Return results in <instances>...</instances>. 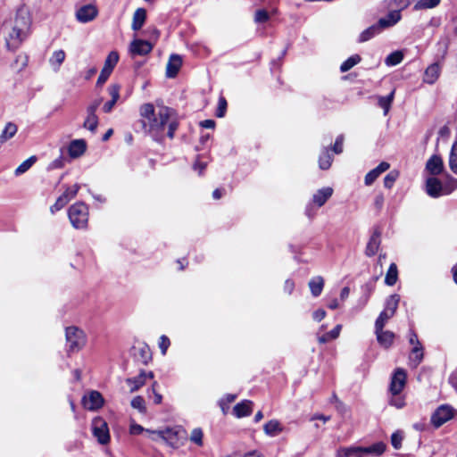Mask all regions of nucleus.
Returning <instances> with one entry per match:
<instances>
[{
	"label": "nucleus",
	"instance_id": "f257e3e1",
	"mask_svg": "<svg viewBox=\"0 0 457 457\" xmlns=\"http://www.w3.org/2000/svg\"><path fill=\"white\" fill-rule=\"evenodd\" d=\"M140 115L147 120L149 133L155 141L162 142L165 135L173 138L179 124L172 109L161 106L155 111L152 104H145L140 107Z\"/></svg>",
	"mask_w": 457,
	"mask_h": 457
},
{
	"label": "nucleus",
	"instance_id": "f03ea898",
	"mask_svg": "<svg viewBox=\"0 0 457 457\" xmlns=\"http://www.w3.org/2000/svg\"><path fill=\"white\" fill-rule=\"evenodd\" d=\"M31 25V15L29 7L21 5L13 17L4 21L2 32L9 49H16L27 37Z\"/></svg>",
	"mask_w": 457,
	"mask_h": 457
},
{
	"label": "nucleus",
	"instance_id": "7ed1b4c3",
	"mask_svg": "<svg viewBox=\"0 0 457 457\" xmlns=\"http://www.w3.org/2000/svg\"><path fill=\"white\" fill-rule=\"evenodd\" d=\"M66 347L68 353L80 351L86 345L87 337L83 330L77 327H68L65 329Z\"/></svg>",
	"mask_w": 457,
	"mask_h": 457
},
{
	"label": "nucleus",
	"instance_id": "20e7f679",
	"mask_svg": "<svg viewBox=\"0 0 457 457\" xmlns=\"http://www.w3.org/2000/svg\"><path fill=\"white\" fill-rule=\"evenodd\" d=\"M68 216L72 226L77 229L86 228L88 221V208L82 203L72 204L68 210Z\"/></svg>",
	"mask_w": 457,
	"mask_h": 457
},
{
	"label": "nucleus",
	"instance_id": "39448f33",
	"mask_svg": "<svg viewBox=\"0 0 457 457\" xmlns=\"http://www.w3.org/2000/svg\"><path fill=\"white\" fill-rule=\"evenodd\" d=\"M151 433L157 434L172 448H179L187 439L186 430L179 427L168 428L159 431H151Z\"/></svg>",
	"mask_w": 457,
	"mask_h": 457
},
{
	"label": "nucleus",
	"instance_id": "423d86ee",
	"mask_svg": "<svg viewBox=\"0 0 457 457\" xmlns=\"http://www.w3.org/2000/svg\"><path fill=\"white\" fill-rule=\"evenodd\" d=\"M457 187V180L451 179L449 185L444 187L442 182L436 177L428 178L426 180V192L431 197H439L443 195H449Z\"/></svg>",
	"mask_w": 457,
	"mask_h": 457
},
{
	"label": "nucleus",
	"instance_id": "0eeeda50",
	"mask_svg": "<svg viewBox=\"0 0 457 457\" xmlns=\"http://www.w3.org/2000/svg\"><path fill=\"white\" fill-rule=\"evenodd\" d=\"M457 416V410L450 404L438 406L431 416L432 425L438 428Z\"/></svg>",
	"mask_w": 457,
	"mask_h": 457
},
{
	"label": "nucleus",
	"instance_id": "6e6552de",
	"mask_svg": "<svg viewBox=\"0 0 457 457\" xmlns=\"http://www.w3.org/2000/svg\"><path fill=\"white\" fill-rule=\"evenodd\" d=\"M407 380L406 371L402 368H397L394 371L389 385L391 395H399L404 388Z\"/></svg>",
	"mask_w": 457,
	"mask_h": 457
},
{
	"label": "nucleus",
	"instance_id": "1a4fd4ad",
	"mask_svg": "<svg viewBox=\"0 0 457 457\" xmlns=\"http://www.w3.org/2000/svg\"><path fill=\"white\" fill-rule=\"evenodd\" d=\"M104 398L98 391L92 390L82 397L83 407L89 411H96L104 405Z\"/></svg>",
	"mask_w": 457,
	"mask_h": 457
},
{
	"label": "nucleus",
	"instance_id": "9d476101",
	"mask_svg": "<svg viewBox=\"0 0 457 457\" xmlns=\"http://www.w3.org/2000/svg\"><path fill=\"white\" fill-rule=\"evenodd\" d=\"M98 14L97 7L93 4H84L76 11V19L81 23H87L96 18Z\"/></svg>",
	"mask_w": 457,
	"mask_h": 457
},
{
	"label": "nucleus",
	"instance_id": "9b49d317",
	"mask_svg": "<svg viewBox=\"0 0 457 457\" xmlns=\"http://www.w3.org/2000/svg\"><path fill=\"white\" fill-rule=\"evenodd\" d=\"M93 434L102 445L110 441L108 426L102 419H95L93 421Z\"/></svg>",
	"mask_w": 457,
	"mask_h": 457
},
{
	"label": "nucleus",
	"instance_id": "f8f14e48",
	"mask_svg": "<svg viewBox=\"0 0 457 457\" xmlns=\"http://www.w3.org/2000/svg\"><path fill=\"white\" fill-rule=\"evenodd\" d=\"M154 46L147 40L135 39L130 43L129 52L132 55H145L149 54Z\"/></svg>",
	"mask_w": 457,
	"mask_h": 457
},
{
	"label": "nucleus",
	"instance_id": "ddd939ff",
	"mask_svg": "<svg viewBox=\"0 0 457 457\" xmlns=\"http://www.w3.org/2000/svg\"><path fill=\"white\" fill-rule=\"evenodd\" d=\"M153 378L154 373L152 371H141L137 377L127 378L126 383L130 386V392L133 393L142 387L147 378L152 379Z\"/></svg>",
	"mask_w": 457,
	"mask_h": 457
},
{
	"label": "nucleus",
	"instance_id": "4468645a",
	"mask_svg": "<svg viewBox=\"0 0 457 457\" xmlns=\"http://www.w3.org/2000/svg\"><path fill=\"white\" fill-rule=\"evenodd\" d=\"M401 19V10H394L389 12L386 17L380 18L378 23L381 29L385 30L397 24Z\"/></svg>",
	"mask_w": 457,
	"mask_h": 457
},
{
	"label": "nucleus",
	"instance_id": "2eb2a0df",
	"mask_svg": "<svg viewBox=\"0 0 457 457\" xmlns=\"http://www.w3.org/2000/svg\"><path fill=\"white\" fill-rule=\"evenodd\" d=\"M390 168V164L386 162H380L376 168L370 170L365 178L364 183L366 186H370L374 183V181L385 171H386Z\"/></svg>",
	"mask_w": 457,
	"mask_h": 457
},
{
	"label": "nucleus",
	"instance_id": "dca6fc26",
	"mask_svg": "<svg viewBox=\"0 0 457 457\" xmlns=\"http://www.w3.org/2000/svg\"><path fill=\"white\" fill-rule=\"evenodd\" d=\"M182 65V58L180 55L173 54L170 56L166 67V76L168 78H175Z\"/></svg>",
	"mask_w": 457,
	"mask_h": 457
},
{
	"label": "nucleus",
	"instance_id": "f3484780",
	"mask_svg": "<svg viewBox=\"0 0 457 457\" xmlns=\"http://www.w3.org/2000/svg\"><path fill=\"white\" fill-rule=\"evenodd\" d=\"M333 188L330 187L319 189L312 196L311 204H315L317 207L323 206L326 202L332 196Z\"/></svg>",
	"mask_w": 457,
	"mask_h": 457
},
{
	"label": "nucleus",
	"instance_id": "a211bd4d",
	"mask_svg": "<svg viewBox=\"0 0 457 457\" xmlns=\"http://www.w3.org/2000/svg\"><path fill=\"white\" fill-rule=\"evenodd\" d=\"M426 170L434 176L440 174L444 170V162L439 155H432L426 163Z\"/></svg>",
	"mask_w": 457,
	"mask_h": 457
},
{
	"label": "nucleus",
	"instance_id": "6ab92c4d",
	"mask_svg": "<svg viewBox=\"0 0 457 457\" xmlns=\"http://www.w3.org/2000/svg\"><path fill=\"white\" fill-rule=\"evenodd\" d=\"M87 149V143L84 139L72 140L68 147L69 155L71 158H79L84 154Z\"/></svg>",
	"mask_w": 457,
	"mask_h": 457
},
{
	"label": "nucleus",
	"instance_id": "aec40b11",
	"mask_svg": "<svg viewBox=\"0 0 457 457\" xmlns=\"http://www.w3.org/2000/svg\"><path fill=\"white\" fill-rule=\"evenodd\" d=\"M380 231L375 229L366 246L365 253L367 256H373L377 253L380 245Z\"/></svg>",
	"mask_w": 457,
	"mask_h": 457
},
{
	"label": "nucleus",
	"instance_id": "412c9836",
	"mask_svg": "<svg viewBox=\"0 0 457 457\" xmlns=\"http://www.w3.org/2000/svg\"><path fill=\"white\" fill-rule=\"evenodd\" d=\"M253 402L250 400H244L237 403L233 408V414L237 418H243L249 416L252 413Z\"/></svg>",
	"mask_w": 457,
	"mask_h": 457
},
{
	"label": "nucleus",
	"instance_id": "4be33fe9",
	"mask_svg": "<svg viewBox=\"0 0 457 457\" xmlns=\"http://www.w3.org/2000/svg\"><path fill=\"white\" fill-rule=\"evenodd\" d=\"M383 30L381 29L380 26H378V21L366 29H364L359 36L358 42L363 43L366 41L370 40L371 38L375 37L376 36L379 35Z\"/></svg>",
	"mask_w": 457,
	"mask_h": 457
},
{
	"label": "nucleus",
	"instance_id": "5701e85b",
	"mask_svg": "<svg viewBox=\"0 0 457 457\" xmlns=\"http://www.w3.org/2000/svg\"><path fill=\"white\" fill-rule=\"evenodd\" d=\"M375 334L377 336V340L381 346L389 348L392 345L395 338V334L392 331L375 329Z\"/></svg>",
	"mask_w": 457,
	"mask_h": 457
},
{
	"label": "nucleus",
	"instance_id": "b1692460",
	"mask_svg": "<svg viewBox=\"0 0 457 457\" xmlns=\"http://www.w3.org/2000/svg\"><path fill=\"white\" fill-rule=\"evenodd\" d=\"M386 445L383 442H378L368 447L361 446L362 457L367 455L379 456L386 451Z\"/></svg>",
	"mask_w": 457,
	"mask_h": 457
},
{
	"label": "nucleus",
	"instance_id": "393cba45",
	"mask_svg": "<svg viewBox=\"0 0 457 457\" xmlns=\"http://www.w3.org/2000/svg\"><path fill=\"white\" fill-rule=\"evenodd\" d=\"M145 19L146 11L144 8H137L133 14L131 29L134 31L139 30L143 27Z\"/></svg>",
	"mask_w": 457,
	"mask_h": 457
},
{
	"label": "nucleus",
	"instance_id": "a878e982",
	"mask_svg": "<svg viewBox=\"0 0 457 457\" xmlns=\"http://www.w3.org/2000/svg\"><path fill=\"white\" fill-rule=\"evenodd\" d=\"M134 356L143 364H147L149 361L152 359V354L149 347L145 345L139 346V347H134Z\"/></svg>",
	"mask_w": 457,
	"mask_h": 457
},
{
	"label": "nucleus",
	"instance_id": "bb28decb",
	"mask_svg": "<svg viewBox=\"0 0 457 457\" xmlns=\"http://www.w3.org/2000/svg\"><path fill=\"white\" fill-rule=\"evenodd\" d=\"M337 457H362L361 446L352 445L348 447H340L337 451Z\"/></svg>",
	"mask_w": 457,
	"mask_h": 457
},
{
	"label": "nucleus",
	"instance_id": "cd10ccee",
	"mask_svg": "<svg viewBox=\"0 0 457 457\" xmlns=\"http://www.w3.org/2000/svg\"><path fill=\"white\" fill-rule=\"evenodd\" d=\"M439 73L440 67L437 63H433L429 65L424 72V82L428 84H433L437 79Z\"/></svg>",
	"mask_w": 457,
	"mask_h": 457
},
{
	"label": "nucleus",
	"instance_id": "c85d7f7f",
	"mask_svg": "<svg viewBox=\"0 0 457 457\" xmlns=\"http://www.w3.org/2000/svg\"><path fill=\"white\" fill-rule=\"evenodd\" d=\"M265 434L269 436H276L283 431V426L277 420H271L263 426Z\"/></svg>",
	"mask_w": 457,
	"mask_h": 457
},
{
	"label": "nucleus",
	"instance_id": "c756f323",
	"mask_svg": "<svg viewBox=\"0 0 457 457\" xmlns=\"http://www.w3.org/2000/svg\"><path fill=\"white\" fill-rule=\"evenodd\" d=\"M65 52L61 49L56 50L53 53V54L49 58V63L54 71L57 72L60 70L61 65L65 60Z\"/></svg>",
	"mask_w": 457,
	"mask_h": 457
},
{
	"label": "nucleus",
	"instance_id": "7c9ffc66",
	"mask_svg": "<svg viewBox=\"0 0 457 457\" xmlns=\"http://www.w3.org/2000/svg\"><path fill=\"white\" fill-rule=\"evenodd\" d=\"M309 287L311 290V293L312 296L318 297L322 293L323 287H324V279L320 276H317L312 278L309 281Z\"/></svg>",
	"mask_w": 457,
	"mask_h": 457
},
{
	"label": "nucleus",
	"instance_id": "2f4dec72",
	"mask_svg": "<svg viewBox=\"0 0 457 457\" xmlns=\"http://www.w3.org/2000/svg\"><path fill=\"white\" fill-rule=\"evenodd\" d=\"M333 162V156L327 147H324L319 157V167L321 170H328Z\"/></svg>",
	"mask_w": 457,
	"mask_h": 457
},
{
	"label": "nucleus",
	"instance_id": "473e14b6",
	"mask_svg": "<svg viewBox=\"0 0 457 457\" xmlns=\"http://www.w3.org/2000/svg\"><path fill=\"white\" fill-rule=\"evenodd\" d=\"M400 301V295L397 294L391 295L386 301L385 312H387L389 316H394Z\"/></svg>",
	"mask_w": 457,
	"mask_h": 457
},
{
	"label": "nucleus",
	"instance_id": "72a5a7b5",
	"mask_svg": "<svg viewBox=\"0 0 457 457\" xmlns=\"http://www.w3.org/2000/svg\"><path fill=\"white\" fill-rule=\"evenodd\" d=\"M423 359V346L422 345L413 346L410 354V362L413 367H417Z\"/></svg>",
	"mask_w": 457,
	"mask_h": 457
},
{
	"label": "nucleus",
	"instance_id": "f704fd0d",
	"mask_svg": "<svg viewBox=\"0 0 457 457\" xmlns=\"http://www.w3.org/2000/svg\"><path fill=\"white\" fill-rule=\"evenodd\" d=\"M17 132V126L12 122H8L0 135V144L12 138Z\"/></svg>",
	"mask_w": 457,
	"mask_h": 457
},
{
	"label": "nucleus",
	"instance_id": "c9c22d12",
	"mask_svg": "<svg viewBox=\"0 0 457 457\" xmlns=\"http://www.w3.org/2000/svg\"><path fill=\"white\" fill-rule=\"evenodd\" d=\"M342 326L337 325L331 331L323 334L322 336L318 337V341L320 344H326L331 340H334L339 337Z\"/></svg>",
	"mask_w": 457,
	"mask_h": 457
},
{
	"label": "nucleus",
	"instance_id": "e433bc0d",
	"mask_svg": "<svg viewBox=\"0 0 457 457\" xmlns=\"http://www.w3.org/2000/svg\"><path fill=\"white\" fill-rule=\"evenodd\" d=\"M441 0H419L414 5V11H421L426 9H433L438 6Z\"/></svg>",
	"mask_w": 457,
	"mask_h": 457
},
{
	"label": "nucleus",
	"instance_id": "4c0bfd02",
	"mask_svg": "<svg viewBox=\"0 0 457 457\" xmlns=\"http://www.w3.org/2000/svg\"><path fill=\"white\" fill-rule=\"evenodd\" d=\"M398 278V270L395 263H391L386 274L385 283L387 286H394Z\"/></svg>",
	"mask_w": 457,
	"mask_h": 457
},
{
	"label": "nucleus",
	"instance_id": "58836bf2",
	"mask_svg": "<svg viewBox=\"0 0 457 457\" xmlns=\"http://www.w3.org/2000/svg\"><path fill=\"white\" fill-rule=\"evenodd\" d=\"M37 162V157L36 156H30L29 158H28L27 160H25L24 162H22L17 168L16 170H14V174L15 176H21L22 175L23 173H25L26 171H28L32 166L33 164Z\"/></svg>",
	"mask_w": 457,
	"mask_h": 457
},
{
	"label": "nucleus",
	"instance_id": "ea45409f",
	"mask_svg": "<svg viewBox=\"0 0 457 457\" xmlns=\"http://www.w3.org/2000/svg\"><path fill=\"white\" fill-rule=\"evenodd\" d=\"M119 62V54L116 51H112L106 57L104 64V69L112 72L114 67Z\"/></svg>",
	"mask_w": 457,
	"mask_h": 457
},
{
	"label": "nucleus",
	"instance_id": "a19ab883",
	"mask_svg": "<svg viewBox=\"0 0 457 457\" xmlns=\"http://www.w3.org/2000/svg\"><path fill=\"white\" fill-rule=\"evenodd\" d=\"M361 58L359 54H353L346 59L340 66L341 72H346L351 70L354 65L361 62Z\"/></svg>",
	"mask_w": 457,
	"mask_h": 457
},
{
	"label": "nucleus",
	"instance_id": "79ce46f5",
	"mask_svg": "<svg viewBox=\"0 0 457 457\" xmlns=\"http://www.w3.org/2000/svg\"><path fill=\"white\" fill-rule=\"evenodd\" d=\"M395 96V90H393L388 96H380L378 98V105L384 110V114H387L392 102L394 100Z\"/></svg>",
	"mask_w": 457,
	"mask_h": 457
},
{
	"label": "nucleus",
	"instance_id": "37998d69",
	"mask_svg": "<svg viewBox=\"0 0 457 457\" xmlns=\"http://www.w3.org/2000/svg\"><path fill=\"white\" fill-rule=\"evenodd\" d=\"M98 126L97 115H87L86 120L83 123V128L88 129L92 133H96Z\"/></svg>",
	"mask_w": 457,
	"mask_h": 457
},
{
	"label": "nucleus",
	"instance_id": "c03bdc74",
	"mask_svg": "<svg viewBox=\"0 0 457 457\" xmlns=\"http://www.w3.org/2000/svg\"><path fill=\"white\" fill-rule=\"evenodd\" d=\"M403 59V54L401 51H395L387 55L385 62L388 66H395L399 64Z\"/></svg>",
	"mask_w": 457,
	"mask_h": 457
},
{
	"label": "nucleus",
	"instance_id": "a18cd8bd",
	"mask_svg": "<svg viewBox=\"0 0 457 457\" xmlns=\"http://www.w3.org/2000/svg\"><path fill=\"white\" fill-rule=\"evenodd\" d=\"M449 167L451 170L457 175V139L453 143L450 152Z\"/></svg>",
	"mask_w": 457,
	"mask_h": 457
},
{
	"label": "nucleus",
	"instance_id": "49530a36",
	"mask_svg": "<svg viewBox=\"0 0 457 457\" xmlns=\"http://www.w3.org/2000/svg\"><path fill=\"white\" fill-rule=\"evenodd\" d=\"M131 406L134 409H137L140 413L144 414L146 412L145 399L140 395H137L131 400Z\"/></svg>",
	"mask_w": 457,
	"mask_h": 457
},
{
	"label": "nucleus",
	"instance_id": "de8ad7c7",
	"mask_svg": "<svg viewBox=\"0 0 457 457\" xmlns=\"http://www.w3.org/2000/svg\"><path fill=\"white\" fill-rule=\"evenodd\" d=\"M393 316H389L387 312H381L379 316L377 318L375 322V329L376 330H381L384 328L386 323L389 319H391Z\"/></svg>",
	"mask_w": 457,
	"mask_h": 457
},
{
	"label": "nucleus",
	"instance_id": "09e8293b",
	"mask_svg": "<svg viewBox=\"0 0 457 457\" xmlns=\"http://www.w3.org/2000/svg\"><path fill=\"white\" fill-rule=\"evenodd\" d=\"M399 176V172L397 170H391L386 176L384 178V187L390 189L395 182L396 181Z\"/></svg>",
	"mask_w": 457,
	"mask_h": 457
},
{
	"label": "nucleus",
	"instance_id": "8fccbe9b",
	"mask_svg": "<svg viewBox=\"0 0 457 457\" xmlns=\"http://www.w3.org/2000/svg\"><path fill=\"white\" fill-rule=\"evenodd\" d=\"M68 200L65 195H60L56 202L50 207V211L52 213H54L55 212H58L62 210L67 204Z\"/></svg>",
	"mask_w": 457,
	"mask_h": 457
},
{
	"label": "nucleus",
	"instance_id": "3c124183",
	"mask_svg": "<svg viewBox=\"0 0 457 457\" xmlns=\"http://www.w3.org/2000/svg\"><path fill=\"white\" fill-rule=\"evenodd\" d=\"M389 404L396 407L397 409H402L405 406L404 397L403 395H401V394L392 395V396L389 400Z\"/></svg>",
	"mask_w": 457,
	"mask_h": 457
},
{
	"label": "nucleus",
	"instance_id": "603ef678",
	"mask_svg": "<svg viewBox=\"0 0 457 457\" xmlns=\"http://www.w3.org/2000/svg\"><path fill=\"white\" fill-rule=\"evenodd\" d=\"M228 103L224 96H220L218 102V107L216 110V116L219 118H222L226 114Z\"/></svg>",
	"mask_w": 457,
	"mask_h": 457
},
{
	"label": "nucleus",
	"instance_id": "864d4df0",
	"mask_svg": "<svg viewBox=\"0 0 457 457\" xmlns=\"http://www.w3.org/2000/svg\"><path fill=\"white\" fill-rule=\"evenodd\" d=\"M203 436L204 434L201 428H194L190 436V440L201 446L203 445Z\"/></svg>",
	"mask_w": 457,
	"mask_h": 457
},
{
	"label": "nucleus",
	"instance_id": "5fc2aeb1",
	"mask_svg": "<svg viewBox=\"0 0 457 457\" xmlns=\"http://www.w3.org/2000/svg\"><path fill=\"white\" fill-rule=\"evenodd\" d=\"M79 188L80 186L79 184H75L71 187H67L62 195H65L68 202H70L72 198H74L77 195Z\"/></svg>",
	"mask_w": 457,
	"mask_h": 457
},
{
	"label": "nucleus",
	"instance_id": "6e6d98bb",
	"mask_svg": "<svg viewBox=\"0 0 457 457\" xmlns=\"http://www.w3.org/2000/svg\"><path fill=\"white\" fill-rule=\"evenodd\" d=\"M120 87L118 84H112L108 87V92L112 97L111 100L117 103V101L120 98Z\"/></svg>",
	"mask_w": 457,
	"mask_h": 457
},
{
	"label": "nucleus",
	"instance_id": "4d7b16f0",
	"mask_svg": "<svg viewBox=\"0 0 457 457\" xmlns=\"http://www.w3.org/2000/svg\"><path fill=\"white\" fill-rule=\"evenodd\" d=\"M344 135H339L337 136V137L336 138V141H335V144L332 147V151L337 154H339L343 152V145H344Z\"/></svg>",
	"mask_w": 457,
	"mask_h": 457
},
{
	"label": "nucleus",
	"instance_id": "13d9d810",
	"mask_svg": "<svg viewBox=\"0 0 457 457\" xmlns=\"http://www.w3.org/2000/svg\"><path fill=\"white\" fill-rule=\"evenodd\" d=\"M403 436L399 432H395L391 436V444L395 449H400L402 447Z\"/></svg>",
	"mask_w": 457,
	"mask_h": 457
},
{
	"label": "nucleus",
	"instance_id": "bf43d9fd",
	"mask_svg": "<svg viewBox=\"0 0 457 457\" xmlns=\"http://www.w3.org/2000/svg\"><path fill=\"white\" fill-rule=\"evenodd\" d=\"M111 74H112V72H110L109 71L104 70L103 68L101 72H100V75H99V77L97 79L96 86L97 87H102L107 81V79H109Z\"/></svg>",
	"mask_w": 457,
	"mask_h": 457
},
{
	"label": "nucleus",
	"instance_id": "052dcab7",
	"mask_svg": "<svg viewBox=\"0 0 457 457\" xmlns=\"http://www.w3.org/2000/svg\"><path fill=\"white\" fill-rule=\"evenodd\" d=\"M102 99L98 98L96 99L93 103H91L87 107V115H96V110L98 109L99 105L101 104Z\"/></svg>",
	"mask_w": 457,
	"mask_h": 457
},
{
	"label": "nucleus",
	"instance_id": "680f3d73",
	"mask_svg": "<svg viewBox=\"0 0 457 457\" xmlns=\"http://www.w3.org/2000/svg\"><path fill=\"white\" fill-rule=\"evenodd\" d=\"M254 20L256 22H265L269 20V13L267 11L261 9L256 11Z\"/></svg>",
	"mask_w": 457,
	"mask_h": 457
},
{
	"label": "nucleus",
	"instance_id": "e2e57ef3",
	"mask_svg": "<svg viewBox=\"0 0 457 457\" xmlns=\"http://www.w3.org/2000/svg\"><path fill=\"white\" fill-rule=\"evenodd\" d=\"M170 339L168 337L163 335L160 337L159 347H160L162 354L166 353L167 349L170 346Z\"/></svg>",
	"mask_w": 457,
	"mask_h": 457
},
{
	"label": "nucleus",
	"instance_id": "0e129e2a",
	"mask_svg": "<svg viewBox=\"0 0 457 457\" xmlns=\"http://www.w3.org/2000/svg\"><path fill=\"white\" fill-rule=\"evenodd\" d=\"M144 430H145V428L139 424L132 423L129 427V433L131 435H139Z\"/></svg>",
	"mask_w": 457,
	"mask_h": 457
},
{
	"label": "nucleus",
	"instance_id": "69168bd1",
	"mask_svg": "<svg viewBox=\"0 0 457 457\" xmlns=\"http://www.w3.org/2000/svg\"><path fill=\"white\" fill-rule=\"evenodd\" d=\"M409 343L413 346L421 345V343L419 341L417 334L412 329H410L409 331Z\"/></svg>",
	"mask_w": 457,
	"mask_h": 457
},
{
	"label": "nucleus",
	"instance_id": "338daca9",
	"mask_svg": "<svg viewBox=\"0 0 457 457\" xmlns=\"http://www.w3.org/2000/svg\"><path fill=\"white\" fill-rule=\"evenodd\" d=\"M295 289V282L292 279H287L284 284V291L291 295Z\"/></svg>",
	"mask_w": 457,
	"mask_h": 457
},
{
	"label": "nucleus",
	"instance_id": "774afa93",
	"mask_svg": "<svg viewBox=\"0 0 457 457\" xmlns=\"http://www.w3.org/2000/svg\"><path fill=\"white\" fill-rule=\"evenodd\" d=\"M313 320L320 321L326 317V312L323 309L316 310L312 314Z\"/></svg>",
	"mask_w": 457,
	"mask_h": 457
}]
</instances>
